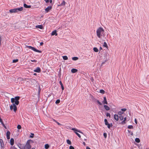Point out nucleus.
Returning <instances> with one entry per match:
<instances>
[{"label":"nucleus","mask_w":149,"mask_h":149,"mask_svg":"<svg viewBox=\"0 0 149 149\" xmlns=\"http://www.w3.org/2000/svg\"><path fill=\"white\" fill-rule=\"evenodd\" d=\"M96 33L97 37L103 40H105L106 39V37L104 33V30L102 28L100 27L97 29Z\"/></svg>","instance_id":"nucleus-1"},{"label":"nucleus","mask_w":149,"mask_h":149,"mask_svg":"<svg viewBox=\"0 0 149 149\" xmlns=\"http://www.w3.org/2000/svg\"><path fill=\"white\" fill-rule=\"evenodd\" d=\"M19 147L20 149H30L31 148V146L30 145V143L29 141H27L24 146L21 145Z\"/></svg>","instance_id":"nucleus-2"},{"label":"nucleus","mask_w":149,"mask_h":149,"mask_svg":"<svg viewBox=\"0 0 149 149\" xmlns=\"http://www.w3.org/2000/svg\"><path fill=\"white\" fill-rule=\"evenodd\" d=\"M23 7H21L19 8H16L10 9L9 10L10 13H17L19 11H20L22 10Z\"/></svg>","instance_id":"nucleus-3"},{"label":"nucleus","mask_w":149,"mask_h":149,"mask_svg":"<svg viewBox=\"0 0 149 149\" xmlns=\"http://www.w3.org/2000/svg\"><path fill=\"white\" fill-rule=\"evenodd\" d=\"M20 97L19 96L15 97V98H12L11 99V102L13 103L15 102V104L18 105L19 104L18 100L19 99Z\"/></svg>","instance_id":"nucleus-4"},{"label":"nucleus","mask_w":149,"mask_h":149,"mask_svg":"<svg viewBox=\"0 0 149 149\" xmlns=\"http://www.w3.org/2000/svg\"><path fill=\"white\" fill-rule=\"evenodd\" d=\"M72 130H73V131H74L75 133L78 136L79 138H80L81 137L80 135L77 132H76L75 131L78 132H79L80 133H81L82 134H83V133L82 132L80 131V130H78L77 129H76L75 128H72Z\"/></svg>","instance_id":"nucleus-5"},{"label":"nucleus","mask_w":149,"mask_h":149,"mask_svg":"<svg viewBox=\"0 0 149 149\" xmlns=\"http://www.w3.org/2000/svg\"><path fill=\"white\" fill-rule=\"evenodd\" d=\"M27 47L29 48V49H32V50L34 51L40 53H42V51H40L37 49L36 48H35L34 47H32L31 46H27Z\"/></svg>","instance_id":"nucleus-6"},{"label":"nucleus","mask_w":149,"mask_h":149,"mask_svg":"<svg viewBox=\"0 0 149 149\" xmlns=\"http://www.w3.org/2000/svg\"><path fill=\"white\" fill-rule=\"evenodd\" d=\"M104 122L105 125H107V127L109 128H110V125L108 123V122L107 121V120L106 119H104Z\"/></svg>","instance_id":"nucleus-7"},{"label":"nucleus","mask_w":149,"mask_h":149,"mask_svg":"<svg viewBox=\"0 0 149 149\" xmlns=\"http://www.w3.org/2000/svg\"><path fill=\"white\" fill-rule=\"evenodd\" d=\"M52 8V7L51 6H49L47 8H46L45 9V11L47 13L50 10H51Z\"/></svg>","instance_id":"nucleus-8"},{"label":"nucleus","mask_w":149,"mask_h":149,"mask_svg":"<svg viewBox=\"0 0 149 149\" xmlns=\"http://www.w3.org/2000/svg\"><path fill=\"white\" fill-rule=\"evenodd\" d=\"M10 132L9 131H8L6 132L7 138L8 139H10Z\"/></svg>","instance_id":"nucleus-9"},{"label":"nucleus","mask_w":149,"mask_h":149,"mask_svg":"<svg viewBox=\"0 0 149 149\" xmlns=\"http://www.w3.org/2000/svg\"><path fill=\"white\" fill-rule=\"evenodd\" d=\"M34 71L37 72H40V68L39 67H37L34 70Z\"/></svg>","instance_id":"nucleus-10"},{"label":"nucleus","mask_w":149,"mask_h":149,"mask_svg":"<svg viewBox=\"0 0 149 149\" xmlns=\"http://www.w3.org/2000/svg\"><path fill=\"white\" fill-rule=\"evenodd\" d=\"M0 143L1 144V147L3 148L4 147V143L3 140L1 139H0Z\"/></svg>","instance_id":"nucleus-11"},{"label":"nucleus","mask_w":149,"mask_h":149,"mask_svg":"<svg viewBox=\"0 0 149 149\" xmlns=\"http://www.w3.org/2000/svg\"><path fill=\"white\" fill-rule=\"evenodd\" d=\"M102 103L103 104H108L107 101V100L106 98L105 97H104V100L103 101Z\"/></svg>","instance_id":"nucleus-12"},{"label":"nucleus","mask_w":149,"mask_h":149,"mask_svg":"<svg viewBox=\"0 0 149 149\" xmlns=\"http://www.w3.org/2000/svg\"><path fill=\"white\" fill-rule=\"evenodd\" d=\"M51 35L52 36L55 35L56 36L57 35V33H56V30H54L52 32Z\"/></svg>","instance_id":"nucleus-13"},{"label":"nucleus","mask_w":149,"mask_h":149,"mask_svg":"<svg viewBox=\"0 0 149 149\" xmlns=\"http://www.w3.org/2000/svg\"><path fill=\"white\" fill-rule=\"evenodd\" d=\"M77 70L75 69V68H72L71 70V72L72 73H75L77 72Z\"/></svg>","instance_id":"nucleus-14"},{"label":"nucleus","mask_w":149,"mask_h":149,"mask_svg":"<svg viewBox=\"0 0 149 149\" xmlns=\"http://www.w3.org/2000/svg\"><path fill=\"white\" fill-rule=\"evenodd\" d=\"M10 144L11 145L13 146L14 143V140L13 138H11L10 141Z\"/></svg>","instance_id":"nucleus-15"},{"label":"nucleus","mask_w":149,"mask_h":149,"mask_svg":"<svg viewBox=\"0 0 149 149\" xmlns=\"http://www.w3.org/2000/svg\"><path fill=\"white\" fill-rule=\"evenodd\" d=\"M114 118L115 120L118 121V115L115 114L114 116Z\"/></svg>","instance_id":"nucleus-16"},{"label":"nucleus","mask_w":149,"mask_h":149,"mask_svg":"<svg viewBox=\"0 0 149 149\" xmlns=\"http://www.w3.org/2000/svg\"><path fill=\"white\" fill-rule=\"evenodd\" d=\"M36 27L41 29H43V26L42 25H36Z\"/></svg>","instance_id":"nucleus-17"},{"label":"nucleus","mask_w":149,"mask_h":149,"mask_svg":"<svg viewBox=\"0 0 149 149\" xmlns=\"http://www.w3.org/2000/svg\"><path fill=\"white\" fill-rule=\"evenodd\" d=\"M15 104H13V106L14 107V108H13V111L15 112L17 110V107L16 106Z\"/></svg>","instance_id":"nucleus-18"},{"label":"nucleus","mask_w":149,"mask_h":149,"mask_svg":"<svg viewBox=\"0 0 149 149\" xmlns=\"http://www.w3.org/2000/svg\"><path fill=\"white\" fill-rule=\"evenodd\" d=\"M104 107L106 110L108 111L110 110L109 107L107 105H104Z\"/></svg>","instance_id":"nucleus-19"},{"label":"nucleus","mask_w":149,"mask_h":149,"mask_svg":"<svg viewBox=\"0 0 149 149\" xmlns=\"http://www.w3.org/2000/svg\"><path fill=\"white\" fill-rule=\"evenodd\" d=\"M24 6L25 8H29L31 7V6H28L25 3L24 4Z\"/></svg>","instance_id":"nucleus-20"},{"label":"nucleus","mask_w":149,"mask_h":149,"mask_svg":"<svg viewBox=\"0 0 149 149\" xmlns=\"http://www.w3.org/2000/svg\"><path fill=\"white\" fill-rule=\"evenodd\" d=\"M65 2L64 1H63L62 2L60 5H59V6H64L65 5Z\"/></svg>","instance_id":"nucleus-21"},{"label":"nucleus","mask_w":149,"mask_h":149,"mask_svg":"<svg viewBox=\"0 0 149 149\" xmlns=\"http://www.w3.org/2000/svg\"><path fill=\"white\" fill-rule=\"evenodd\" d=\"M59 83H60V84L61 85L62 90L63 91V90L64 89V87L63 86V84H62V82H61V81H59Z\"/></svg>","instance_id":"nucleus-22"},{"label":"nucleus","mask_w":149,"mask_h":149,"mask_svg":"<svg viewBox=\"0 0 149 149\" xmlns=\"http://www.w3.org/2000/svg\"><path fill=\"white\" fill-rule=\"evenodd\" d=\"M135 141L138 143H139L140 142V140L139 138H136L135 139Z\"/></svg>","instance_id":"nucleus-23"},{"label":"nucleus","mask_w":149,"mask_h":149,"mask_svg":"<svg viewBox=\"0 0 149 149\" xmlns=\"http://www.w3.org/2000/svg\"><path fill=\"white\" fill-rule=\"evenodd\" d=\"M93 50L95 52H98V49L96 47L93 48Z\"/></svg>","instance_id":"nucleus-24"},{"label":"nucleus","mask_w":149,"mask_h":149,"mask_svg":"<svg viewBox=\"0 0 149 149\" xmlns=\"http://www.w3.org/2000/svg\"><path fill=\"white\" fill-rule=\"evenodd\" d=\"M124 120L122 122V123L123 124H125V121L126 120V117L124 118H123Z\"/></svg>","instance_id":"nucleus-25"},{"label":"nucleus","mask_w":149,"mask_h":149,"mask_svg":"<svg viewBox=\"0 0 149 149\" xmlns=\"http://www.w3.org/2000/svg\"><path fill=\"white\" fill-rule=\"evenodd\" d=\"M49 146L48 144H46L45 146V148L46 149H47L49 148Z\"/></svg>","instance_id":"nucleus-26"},{"label":"nucleus","mask_w":149,"mask_h":149,"mask_svg":"<svg viewBox=\"0 0 149 149\" xmlns=\"http://www.w3.org/2000/svg\"><path fill=\"white\" fill-rule=\"evenodd\" d=\"M62 57L64 60H67L68 59V57L66 56H63Z\"/></svg>","instance_id":"nucleus-27"},{"label":"nucleus","mask_w":149,"mask_h":149,"mask_svg":"<svg viewBox=\"0 0 149 149\" xmlns=\"http://www.w3.org/2000/svg\"><path fill=\"white\" fill-rule=\"evenodd\" d=\"M78 58L77 57H74L72 58V59L74 61H76L78 59Z\"/></svg>","instance_id":"nucleus-28"},{"label":"nucleus","mask_w":149,"mask_h":149,"mask_svg":"<svg viewBox=\"0 0 149 149\" xmlns=\"http://www.w3.org/2000/svg\"><path fill=\"white\" fill-rule=\"evenodd\" d=\"M103 46L107 48L108 47L107 45L105 42H104L103 45Z\"/></svg>","instance_id":"nucleus-29"},{"label":"nucleus","mask_w":149,"mask_h":149,"mask_svg":"<svg viewBox=\"0 0 149 149\" xmlns=\"http://www.w3.org/2000/svg\"><path fill=\"white\" fill-rule=\"evenodd\" d=\"M67 143L68 144L71 145V141L69 139L67 140Z\"/></svg>","instance_id":"nucleus-30"},{"label":"nucleus","mask_w":149,"mask_h":149,"mask_svg":"<svg viewBox=\"0 0 149 149\" xmlns=\"http://www.w3.org/2000/svg\"><path fill=\"white\" fill-rule=\"evenodd\" d=\"M119 118L121 120H123L124 117L122 115L120 116H119Z\"/></svg>","instance_id":"nucleus-31"},{"label":"nucleus","mask_w":149,"mask_h":149,"mask_svg":"<svg viewBox=\"0 0 149 149\" xmlns=\"http://www.w3.org/2000/svg\"><path fill=\"white\" fill-rule=\"evenodd\" d=\"M123 113V112L121 111H119L118 113V114L120 115V116L122 115H121Z\"/></svg>","instance_id":"nucleus-32"},{"label":"nucleus","mask_w":149,"mask_h":149,"mask_svg":"<svg viewBox=\"0 0 149 149\" xmlns=\"http://www.w3.org/2000/svg\"><path fill=\"white\" fill-rule=\"evenodd\" d=\"M105 92L102 89L100 90V93L102 94H104Z\"/></svg>","instance_id":"nucleus-33"},{"label":"nucleus","mask_w":149,"mask_h":149,"mask_svg":"<svg viewBox=\"0 0 149 149\" xmlns=\"http://www.w3.org/2000/svg\"><path fill=\"white\" fill-rule=\"evenodd\" d=\"M133 126L132 125H129L128 127V128L130 129H133Z\"/></svg>","instance_id":"nucleus-34"},{"label":"nucleus","mask_w":149,"mask_h":149,"mask_svg":"<svg viewBox=\"0 0 149 149\" xmlns=\"http://www.w3.org/2000/svg\"><path fill=\"white\" fill-rule=\"evenodd\" d=\"M31 135L30 136V137L31 138H32L33 137V136H34V134H33V133H31Z\"/></svg>","instance_id":"nucleus-35"},{"label":"nucleus","mask_w":149,"mask_h":149,"mask_svg":"<svg viewBox=\"0 0 149 149\" xmlns=\"http://www.w3.org/2000/svg\"><path fill=\"white\" fill-rule=\"evenodd\" d=\"M60 102V100L58 99L56 101V104H58Z\"/></svg>","instance_id":"nucleus-36"},{"label":"nucleus","mask_w":149,"mask_h":149,"mask_svg":"<svg viewBox=\"0 0 149 149\" xmlns=\"http://www.w3.org/2000/svg\"><path fill=\"white\" fill-rule=\"evenodd\" d=\"M96 101L100 105H102V103L100 102H99V101L98 100H96Z\"/></svg>","instance_id":"nucleus-37"},{"label":"nucleus","mask_w":149,"mask_h":149,"mask_svg":"<svg viewBox=\"0 0 149 149\" xmlns=\"http://www.w3.org/2000/svg\"><path fill=\"white\" fill-rule=\"evenodd\" d=\"M17 128L18 129H21V126L20 125H18L17 126Z\"/></svg>","instance_id":"nucleus-38"},{"label":"nucleus","mask_w":149,"mask_h":149,"mask_svg":"<svg viewBox=\"0 0 149 149\" xmlns=\"http://www.w3.org/2000/svg\"><path fill=\"white\" fill-rule=\"evenodd\" d=\"M18 61V60L17 59L16 60H13V63H16Z\"/></svg>","instance_id":"nucleus-39"},{"label":"nucleus","mask_w":149,"mask_h":149,"mask_svg":"<svg viewBox=\"0 0 149 149\" xmlns=\"http://www.w3.org/2000/svg\"><path fill=\"white\" fill-rule=\"evenodd\" d=\"M127 110V109L125 108L122 109H121V111H122L123 112V111H125Z\"/></svg>","instance_id":"nucleus-40"},{"label":"nucleus","mask_w":149,"mask_h":149,"mask_svg":"<svg viewBox=\"0 0 149 149\" xmlns=\"http://www.w3.org/2000/svg\"><path fill=\"white\" fill-rule=\"evenodd\" d=\"M103 135L105 138H106L107 137V134L106 133H104L103 134Z\"/></svg>","instance_id":"nucleus-41"},{"label":"nucleus","mask_w":149,"mask_h":149,"mask_svg":"<svg viewBox=\"0 0 149 149\" xmlns=\"http://www.w3.org/2000/svg\"><path fill=\"white\" fill-rule=\"evenodd\" d=\"M54 121L56 122V123H57V124L58 125H61V124H60L58 122H57V121H56V120H54Z\"/></svg>","instance_id":"nucleus-42"},{"label":"nucleus","mask_w":149,"mask_h":149,"mask_svg":"<svg viewBox=\"0 0 149 149\" xmlns=\"http://www.w3.org/2000/svg\"><path fill=\"white\" fill-rule=\"evenodd\" d=\"M1 38H2V36H0V46H1Z\"/></svg>","instance_id":"nucleus-43"},{"label":"nucleus","mask_w":149,"mask_h":149,"mask_svg":"<svg viewBox=\"0 0 149 149\" xmlns=\"http://www.w3.org/2000/svg\"><path fill=\"white\" fill-rule=\"evenodd\" d=\"M10 149H17V148L14 147V146H11L10 148Z\"/></svg>","instance_id":"nucleus-44"},{"label":"nucleus","mask_w":149,"mask_h":149,"mask_svg":"<svg viewBox=\"0 0 149 149\" xmlns=\"http://www.w3.org/2000/svg\"><path fill=\"white\" fill-rule=\"evenodd\" d=\"M69 149H74V148L73 146H70L69 147Z\"/></svg>","instance_id":"nucleus-45"},{"label":"nucleus","mask_w":149,"mask_h":149,"mask_svg":"<svg viewBox=\"0 0 149 149\" xmlns=\"http://www.w3.org/2000/svg\"><path fill=\"white\" fill-rule=\"evenodd\" d=\"M13 106L11 105L10 107V109L11 110H12L13 109Z\"/></svg>","instance_id":"nucleus-46"},{"label":"nucleus","mask_w":149,"mask_h":149,"mask_svg":"<svg viewBox=\"0 0 149 149\" xmlns=\"http://www.w3.org/2000/svg\"><path fill=\"white\" fill-rule=\"evenodd\" d=\"M106 116H107L110 117V114L109 113H107L106 114Z\"/></svg>","instance_id":"nucleus-47"},{"label":"nucleus","mask_w":149,"mask_h":149,"mask_svg":"<svg viewBox=\"0 0 149 149\" xmlns=\"http://www.w3.org/2000/svg\"><path fill=\"white\" fill-rule=\"evenodd\" d=\"M134 121H135V123L136 124H137V120H136V118L135 119H134Z\"/></svg>","instance_id":"nucleus-48"},{"label":"nucleus","mask_w":149,"mask_h":149,"mask_svg":"<svg viewBox=\"0 0 149 149\" xmlns=\"http://www.w3.org/2000/svg\"><path fill=\"white\" fill-rule=\"evenodd\" d=\"M1 123L3 126L5 125L4 124L3 122V121H2V122H1Z\"/></svg>","instance_id":"nucleus-49"},{"label":"nucleus","mask_w":149,"mask_h":149,"mask_svg":"<svg viewBox=\"0 0 149 149\" xmlns=\"http://www.w3.org/2000/svg\"><path fill=\"white\" fill-rule=\"evenodd\" d=\"M1 123L3 126L5 125L4 124L3 122V121H2V122H1Z\"/></svg>","instance_id":"nucleus-50"},{"label":"nucleus","mask_w":149,"mask_h":149,"mask_svg":"<svg viewBox=\"0 0 149 149\" xmlns=\"http://www.w3.org/2000/svg\"><path fill=\"white\" fill-rule=\"evenodd\" d=\"M1 123L3 126L5 125L4 124L3 122V121H2V122H1Z\"/></svg>","instance_id":"nucleus-51"},{"label":"nucleus","mask_w":149,"mask_h":149,"mask_svg":"<svg viewBox=\"0 0 149 149\" xmlns=\"http://www.w3.org/2000/svg\"><path fill=\"white\" fill-rule=\"evenodd\" d=\"M1 123L3 126L5 125L4 124L3 122V121H2V122H1Z\"/></svg>","instance_id":"nucleus-52"},{"label":"nucleus","mask_w":149,"mask_h":149,"mask_svg":"<svg viewBox=\"0 0 149 149\" xmlns=\"http://www.w3.org/2000/svg\"><path fill=\"white\" fill-rule=\"evenodd\" d=\"M45 1L46 3H48L49 2V0H45Z\"/></svg>","instance_id":"nucleus-53"},{"label":"nucleus","mask_w":149,"mask_h":149,"mask_svg":"<svg viewBox=\"0 0 149 149\" xmlns=\"http://www.w3.org/2000/svg\"><path fill=\"white\" fill-rule=\"evenodd\" d=\"M43 44V42H41L40 43V45H42Z\"/></svg>","instance_id":"nucleus-54"},{"label":"nucleus","mask_w":149,"mask_h":149,"mask_svg":"<svg viewBox=\"0 0 149 149\" xmlns=\"http://www.w3.org/2000/svg\"><path fill=\"white\" fill-rule=\"evenodd\" d=\"M31 61L32 62H36L37 61L36 60H31Z\"/></svg>","instance_id":"nucleus-55"},{"label":"nucleus","mask_w":149,"mask_h":149,"mask_svg":"<svg viewBox=\"0 0 149 149\" xmlns=\"http://www.w3.org/2000/svg\"><path fill=\"white\" fill-rule=\"evenodd\" d=\"M86 149H91V148L88 146H87L86 148Z\"/></svg>","instance_id":"nucleus-56"},{"label":"nucleus","mask_w":149,"mask_h":149,"mask_svg":"<svg viewBox=\"0 0 149 149\" xmlns=\"http://www.w3.org/2000/svg\"><path fill=\"white\" fill-rule=\"evenodd\" d=\"M83 145H84L85 146V145H86V143H85V142H83Z\"/></svg>","instance_id":"nucleus-57"},{"label":"nucleus","mask_w":149,"mask_h":149,"mask_svg":"<svg viewBox=\"0 0 149 149\" xmlns=\"http://www.w3.org/2000/svg\"><path fill=\"white\" fill-rule=\"evenodd\" d=\"M2 119L1 118H0V122H2Z\"/></svg>","instance_id":"nucleus-58"},{"label":"nucleus","mask_w":149,"mask_h":149,"mask_svg":"<svg viewBox=\"0 0 149 149\" xmlns=\"http://www.w3.org/2000/svg\"><path fill=\"white\" fill-rule=\"evenodd\" d=\"M102 47H100V51L101 50H102Z\"/></svg>","instance_id":"nucleus-59"},{"label":"nucleus","mask_w":149,"mask_h":149,"mask_svg":"<svg viewBox=\"0 0 149 149\" xmlns=\"http://www.w3.org/2000/svg\"><path fill=\"white\" fill-rule=\"evenodd\" d=\"M32 81L33 82V81H36L35 80V79H32Z\"/></svg>","instance_id":"nucleus-60"},{"label":"nucleus","mask_w":149,"mask_h":149,"mask_svg":"<svg viewBox=\"0 0 149 149\" xmlns=\"http://www.w3.org/2000/svg\"><path fill=\"white\" fill-rule=\"evenodd\" d=\"M50 2L51 3L52 2V0H50Z\"/></svg>","instance_id":"nucleus-61"},{"label":"nucleus","mask_w":149,"mask_h":149,"mask_svg":"<svg viewBox=\"0 0 149 149\" xmlns=\"http://www.w3.org/2000/svg\"><path fill=\"white\" fill-rule=\"evenodd\" d=\"M5 128V129H6V127L5 126V125L4 126H3Z\"/></svg>","instance_id":"nucleus-62"},{"label":"nucleus","mask_w":149,"mask_h":149,"mask_svg":"<svg viewBox=\"0 0 149 149\" xmlns=\"http://www.w3.org/2000/svg\"><path fill=\"white\" fill-rule=\"evenodd\" d=\"M40 92V89L38 91V93L39 94Z\"/></svg>","instance_id":"nucleus-63"},{"label":"nucleus","mask_w":149,"mask_h":149,"mask_svg":"<svg viewBox=\"0 0 149 149\" xmlns=\"http://www.w3.org/2000/svg\"><path fill=\"white\" fill-rule=\"evenodd\" d=\"M34 75H36V73H34Z\"/></svg>","instance_id":"nucleus-64"}]
</instances>
